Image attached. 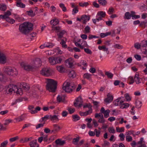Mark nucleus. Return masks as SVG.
Returning a JSON list of instances; mask_svg holds the SVG:
<instances>
[{"label": "nucleus", "instance_id": "1", "mask_svg": "<svg viewBox=\"0 0 147 147\" xmlns=\"http://www.w3.org/2000/svg\"><path fill=\"white\" fill-rule=\"evenodd\" d=\"M41 61L39 59L32 61L30 63H22L20 64L21 67L24 70L28 71L35 70L41 66Z\"/></svg>", "mask_w": 147, "mask_h": 147}, {"label": "nucleus", "instance_id": "2", "mask_svg": "<svg viewBox=\"0 0 147 147\" xmlns=\"http://www.w3.org/2000/svg\"><path fill=\"white\" fill-rule=\"evenodd\" d=\"M33 25L31 23L26 22L21 24L19 27V30L22 34L26 35L33 30Z\"/></svg>", "mask_w": 147, "mask_h": 147}, {"label": "nucleus", "instance_id": "3", "mask_svg": "<svg viewBox=\"0 0 147 147\" xmlns=\"http://www.w3.org/2000/svg\"><path fill=\"white\" fill-rule=\"evenodd\" d=\"M6 89L5 90V93L8 94H11L13 92L18 94L21 95L23 94V91L22 88H18L17 86L14 85H9L6 87Z\"/></svg>", "mask_w": 147, "mask_h": 147}, {"label": "nucleus", "instance_id": "4", "mask_svg": "<svg viewBox=\"0 0 147 147\" xmlns=\"http://www.w3.org/2000/svg\"><path fill=\"white\" fill-rule=\"evenodd\" d=\"M46 80L47 90L50 92H55L57 88V81L53 79L49 78H47Z\"/></svg>", "mask_w": 147, "mask_h": 147}, {"label": "nucleus", "instance_id": "5", "mask_svg": "<svg viewBox=\"0 0 147 147\" xmlns=\"http://www.w3.org/2000/svg\"><path fill=\"white\" fill-rule=\"evenodd\" d=\"M77 85L74 82L69 80L65 82L63 85V89L65 92L67 93L71 92L76 87Z\"/></svg>", "mask_w": 147, "mask_h": 147}, {"label": "nucleus", "instance_id": "6", "mask_svg": "<svg viewBox=\"0 0 147 147\" xmlns=\"http://www.w3.org/2000/svg\"><path fill=\"white\" fill-rule=\"evenodd\" d=\"M3 69L4 72L7 75L15 77L18 74L17 69L14 67L6 66Z\"/></svg>", "mask_w": 147, "mask_h": 147}, {"label": "nucleus", "instance_id": "7", "mask_svg": "<svg viewBox=\"0 0 147 147\" xmlns=\"http://www.w3.org/2000/svg\"><path fill=\"white\" fill-rule=\"evenodd\" d=\"M63 59L61 57H52L49 58V62L52 65H55L61 63Z\"/></svg>", "mask_w": 147, "mask_h": 147}, {"label": "nucleus", "instance_id": "8", "mask_svg": "<svg viewBox=\"0 0 147 147\" xmlns=\"http://www.w3.org/2000/svg\"><path fill=\"white\" fill-rule=\"evenodd\" d=\"M40 74L43 76H49L54 74V70L50 67H44L41 70Z\"/></svg>", "mask_w": 147, "mask_h": 147}, {"label": "nucleus", "instance_id": "9", "mask_svg": "<svg viewBox=\"0 0 147 147\" xmlns=\"http://www.w3.org/2000/svg\"><path fill=\"white\" fill-rule=\"evenodd\" d=\"M98 117L100 118L98 119V122L100 123H104L105 121V120L103 114L101 113H96L95 115V117L98 118Z\"/></svg>", "mask_w": 147, "mask_h": 147}, {"label": "nucleus", "instance_id": "10", "mask_svg": "<svg viewBox=\"0 0 147 147\" xmlns=\"http://www.w3.org/2000/svg\"><path fill=\"white\" fill-rule=\"evenodd\" d=\"M83 101L81 96L78 97L75 100L74 102V105L75 107H81L82 105Z\"/></svg>", "mask_w": 147, "mask_h": 147}, {"label": "nucleus", "instance_id": "11", "mask_svg": "<svg viewBox=\"0 0 147 147\" xmlns=\"http://www.w3.org/2000/svg\"><path fill=\"white\" fill-rule=\"evenodd\" d=\"M100 111V113H101L102 114H103L105 117L106 118L109 116V114L110 111L109 109H107L105 110L104 107H102L101 108Z\"/></svg>", "mask_w": 147, "mask_h": 147}, {"label": "nucleus", "instance_id": "12", "mask_svg": "<svg viewBox=\"0 0 147 147\" xmlns=\"http://www.w3.org/2000/svg\"><path fill=\"white\" fill-rule=\"evenodd\" d=\"M113 100V96L110 93H109L107 95V97L105 99L104 101L106 103L108 104L111 102Z\"/></svg>", "mask_w": 147, "mask_h": 147}, {"label": "nucleus", "instance_id": "13", "mask_svg": "<svg viewBox=\"0 0 147 147\" xmlns=\"http://www.w3.org/2000/svg\"><path fill=\"white\" fill-rule=\"evenodd\" d=\"M71 7L74 8L72 10L73 14H74L78 12V5H76L75 3H71Z\"/></svg>", "mask_w": 147, "mask_h": 147}, {"label": "nucleus", "instance_id": "14", "mask_svg": "<svg viewBox=\"0 0 147 147\" xmlns=\"http://www.w3.org/2000/svg\"><path fill=\"white\" fill-rule=\"evenodd\" d=\"M73 60L71 58H69L65 61L66 65L69 67H71L73 66Z\"/></svg>", "mask_w": 147, "mask_h": 147}, {"label": "nucleus", "instance_id": "15", "mask_svg": "<svg viewBox=\"0 0 147 147\" xmlns=\"http://www.w3.org/2000/svg\"><path fill=\"white\" fill-rule=\"evenodd\" d=\"M53 129L51 131V132L55 134L57 132L61 129L60 126L57 124H55L53 125Z\"/></svg>", "mask_w": 147, "mask_h": 147}, {"label": "nucleus", "instance_id": "16", "mask_svg": "<svg viewBox=\"0 0 147 147\" xmlns=\"http://www.w3.org/2000/svg\"><path fill=\"white\" fill-rule=\"evenodd\" d=\"M58 115H50V120L54 122H56L58 121L59 120V119L58 117Z\"/></svg>", "mask_w": 147, "mask_h": 147}, {"label": "nucleus", "instance_id": "17", "mask_svg": "<svg viewBox=\"0 0 147 147\" xmlns=\"http://www.w3.org/2000/svg\"><path fill=\"white\" fill-rule=\"evenodd\" d=\"M90 19V16L88 15H83L81 17V19L83 21V24H86V22L89 21Z\"/></svg>", "mask_w": 147, "mask_h": 147}, {"label": "nucleus", "instance_id": "18", "mask_svg": "<svg viewBox=\"0 0 147 147\" xmlns=\"http://www.w3.org/2000/svg\"><path fill=\"white\" fill-rule=\"evenodd\" d=\"M6 62V56L4 55H0V64H4Z\"/></svg>", "mask_w": 147, "mask_h": 147}, {"label": "nucleus", "instance_id": "19", "mask_svg": "<svg viewBox=\"0 0 147 147\" xmlns=\"http://www.w3.org/2000/svg\"><path fill=\"white\" fill-rule=\"evenodd\" d=\"M106 14L105 12L103 11H99L98 12L97 14L96 17L100 18L102 20L103 18L105 17L106 16Z\"/></svg>", "mask_w": 147, "mask_h": 147}, {"label": "nucleus", "instance_id": "20", "mask_svg": "<svg viewBox=\"0 0 147 147\" xmlns=\"http://www.w3.org/2000/svg\"><path fill=\"white\" fill-rule=\"evenodd\" d=\"M57 70L61 73H64L65 71V68L63 66L61 65L56 67Z\"/></svg>", "mask_w": 147, "mask_h": 147}, {"label": "nucleus", "instance_id": "21", "mask_svg": "<svg viewBox=\"0 0 147 147\" xmlns=\"http://www.w3.org/2000/svg\"><path fill=\"white\" fill-rule=\"evenodd\" d=\"M22 88L25 91H26L30 89V86L27 84L23 83L22 84Z\"/></svg>", "mask_w": 147, "mask_h": 147}, {"label": "nucleus", "instance_id": "22", "mask_svg": "<svg viewBox=\"0 0 147 147\" xmlns=\"http://www.w3.org/2000/svg\"><path fill=\"white\" fill-rule=\"evenodd\" d=\"M68 75L69 77L73 78L76 77V74L74 71L71 70L69 71Z\"/></svg>", "mask_w": 147, "mask_h": 147}, {"label": "nucleus", "instance_id": "23", "mask_svg": "<svg viewBox=\"0 0 147 147\" xmlns=\"http://www.w3.org/2000/svg\"><path fill=\"white\" fill-rule=\"evenodd\" d=\"M59 20L56 18H55L53 20H51L50 21L51 24L53 26H55L59 23Z\"/></svg>", "mask_w": 147, "mask_h": 147}, {"label": "nucleus", "instance_id": "24", "mask_svg": "<svg viewBox=\"0 0 147 147\" xmlns=\"http://www.w3.org/2000/svg\"><path fill=\"white\" fill-rule=\"evenodd\" d=\"M98 49L99 50H102L104 51H106L107 54L109 53V51H108V49L106 47L105 45L99 46L98 47Z\"/></svg>", "mask_w": 147, "mask_h": 147}, {"label": "nucleus", "instance_id": "25", "mask_svg": "<svg viewBox=\"0 0 147 147\" xmlns=\"http://www.w3.org/2000/svg\"><path fill=\"white\" fill-rule=\"evenodd\" d=\"M29 145L30 147H39V145L37 144L36 140L31 141Z\"/></svg>", "mask_w": 147, "mask_h": 147}, {"label": "nucleus", "instance_id": "26", "mask_svg": "<svg viewBox=\"0 0 147 147\" xmlns=\"http://www.w3.org/2000/svg\"><path fill=\"white\" fill-rule=\"evenodd\" d=\"M61 42H60V44L61 45L62 47L65 49L67 48V46L66 44V39L64 38V39H61Z\"/></svg>", "mask_w": 147, "mask_h": 147}, {"label": "nucleus", "instance_id": "27", "mask_svg": "<svg viewBox=\"0 0 147 147\" xmlns=\"http://www.w3.org/2000/svg\"><path fill=\"white\" fill-rule=\"evenodd\" d=\"M56 144L57 145L60 146L63 145L65 143V140H61L60 139H58L55 141Z\"/></svg>", "mask_w": 147, "mask_h": 147}, {"label": "nucleus", "instance_id": "28", "mask_svg": "<svg viewBox=\"0 0 147 147\" xmlns=\"http://www.w3.org/2000/svg\"><path fill=\"white\" fill-rule=\"evenodd\" d=\"M66 33V31L64 30H62L60 31L57 34L58 38H61L63 37V35Z\"/></svg>", "mask_w": 147, "mask_h": 147}, {"label": "nucleus", "instance_id": "29", "mask_svg": "<svg viewBox=\"0 0 147 147\" xmlns=\"http://www.w3.org/2000/svg\"><path fill=\"white\" fill-rule=\"evenodd\" d=\"M16 5L18 7L21 8H25V5L21 2H16Z\"/></svg>", "mask_w": 147, "mask_h": 147}, {"label": "nucleus", "instance_id": "30", "mask_svg": "<svg viewBox=\"0 0 147 147\" xmlns=\"http://www.w3.org/2000/svg\"><path fill=\"white\" fill-rule=\"evenodd\" d=\"M40 109L41 108L40 107L37 106L36 108H35V110H32L30 111V113L32 114H35L38 111H40Z\"/></svg>", "mask_w": 147, "mask_h": 147}, {"label": "nucleus", "instance_id": "31", "mask_svg": "<svg viewBox=\"0 0 147 147\" xmlns=\"http://www.w3.org/2000/svg\"><path fill=\"white\" fill-rule=\"evenodd\" d=\"M80 139V137L78 136L76 138H74L73 139L72 143L74 145H77L78 144V142Z\"/></svg>", "mask_w": 147, "mask_h": 147}, {"label": "nucleus", "instance_id": "32", "mask_svg": "<svg viewBox=\"0 0 147 147\" xmlns=\"http://www.w3.org/2000/svg\"><path fill=\"white\" fill-rule=\"evenodd\" d=\"M91 76L92 75L91 74L88 73H86L84 74L83 78L88 80H90L91 79Z\"/></svg>", "mask_w": 147, "mask_h": 147}, {"label": "nucleus", "instance_id": "33", "mask_svg": "<svg viewBox=\"0 0 147 147\" xmlns=\"http://www.w3.org/2000/svg\"><path fill=\"white\" fill-rule=\"evenodd\" d=\"M24 118L23 115H21L17 118H15V120L16 122H19L24 119Z\"/></svg>", "mask_w": 147, "mask_h": 147}, {"label": "nucleus", "instance_id": "34", "mask_svg": "<svg viewBox=\"0 0 147 147\" xmlns=\"http://www.w3.org/2000/svg\"><path fill=\"white\" fill-rule=\"evenodd\" d=\"M147 24V20H146L144 21L141 22L140 24V26L144 28L146 26Z\"/></svg>", "mask_w": 147, "mask_h": 147}, {"label": "nucleus", "instance_id": "35", "mask_svg": "<svg viewBox=\"0 0 147 147\" xmlns=\"http://www.w3.org/2000/svg\"><path fill=\"white\" fill-rule=\"evenodd\" d=\"M131 15L130 13L129 12H126L125 14L124 18L127 20L130 19Z\"/></svg>", "mask_w": 147, "mask_h": 147}, {"label": "nucleus", "instance_id": "36", "mask_svg": "<svg viewBox=\"0 0 147 147\" xmlns=\"http://www.w3.org/2000/svg\"><path fill=\"white\" fill-rule=\"evenodd\" d=\"M136 107L138 108H140L142 106V102L139 100H137L136 102Z\"/></svg>", "mask_w": 147, "mask_h": 147}, {"label": "nucleus", "instance_id": "37", "mask_svg": "<svg viewBox=\"0 0 147 147\" xmlns=\"http://www.w3.org/2000/svg\"><path fill=\"white\" fill-rule=\"evenodd\" d=\"M110 143L106 140L104 141V143L102 144V147H109L110 146Z\"/></svg>", "mask_w": 147, "mask_h": 147}, {"label": "nucleus", "instance_id": "38", "mask_svg": "<svg viewBox=\"0 0 147 147\" xmlns=\"http://www.w3.org/2000/svg\"><path fill=\"white\" fill-rule=\"evenodd\" d=\"M7 9L6 5L3 4H0V10L3 11H5Z\"/></svg>", "mask_w": 147, "mask_h": 147}, {"label": "nucleus", "instance_id": "39", "mask_svg": "<svg viewBox=\"0 0 147 147\" xmlns=\"http://www.w3.org/2000/svg\"><path fill=\"white\" fill-rule=\"evenodd\" d=\"M26 12L27 13V14L28 15L31 17L34 16L35 15V13L33 12V11L32 10H30L29 11H27Z\"/></svg>", "mask_w": 147, "mask_h": 147}, {"label": "nucleus", "instance_id": "40", "mask_svg": "<svg viewBox=\"0 0 147 147\" xmlns=\"http://www.w3.org/2000/svg\"><path fill=\"white\" fill-rule=\"evenodd\" d=\"M105 75L107 76L108 78H109L111 79L113 78V74L112 73L108 71L105 72Z\"/></svg>", "mask_w": 147, "mask_h": 147}, {"label": "nucleus", "instance_id": "41", "mask_svg": "<svg viewBox=\"0 0 147 147\" xmlns=\"http://www.w3.org/2000/svg\"><path fill=\"white\" fill-rule=\"evenodd\" d=\"M67 110L69 112V113L70 114L73 113L75 111V109L74 108H72L70 107L67 108Z\"/></svg>", "mask_w": 147, "mask_h": 147}, {"label": "nucleus", "instance_id": "42", "mask_svg": "<svg viewBox=\"0 0 147 147\" xmlns=\"http://www.w3.org/2000/svg\"><path fill=\"white\" fill-rule=\"evenodd\" d=\"M134 79L135 81L137 84H139V83H140V82H139V77L138 75H135L134 77Z\"/></svg>", "mask_w": 147, "mask_h": 147}, {"label": "nucleus", "instance_id": "43", "mask_svg": "<svg viewBox=\"0 0 147 147\" xmlns=\"http://www.w3.org/2000/svg\"><path fill=\"white\" fill-rule=\"evenodd\" d=\"M116 130L117 132H122L124 131V127H121L120 128L118 127H116Z\"/></svg>", "mask_w": 147, "mask_h": 147}, {"label": "nucleus", "instance_id": "44", "mask_svg": "<svg viewBox=\"0 0 147 147\" xmlns=\"http://www.w3.org/2000/svg\"><path fill=\"white\" fill-rule=\"evenodd\" d=\"M12 121L10 119L6 120L5 121V122L3 124V126H4L6 128V126L7 125H8L9 123L11 122Z\"/></svg>", "mask_w": 147, "mask_h": 147}, {"label": "nucleus", "instance_id": "45", "mask_svg": "<svg viewBox=\"0 0 147 147\" xmlns=\"http://www.w3.org/2000/svg\"><path fill=\"white\" fill-rule=\"evenodd\" d=\"M64 97L63 96L59 95L57 97V100L58 102H60L63 101Z\"/></svg>", "mask_w": 147, "mask_h": 147}, {"label": "nucleus", "instance_id": "46", "mask_svg": "<svg viewBox=\"0 0 147 147\" xmlns=\"http://www.w3.org/2000/svg\"><path fill=\"white\" fill-rule=\"evenodd\" d=\"M141 45L142 47H146L147 46V40H143Z\"/></svg>", "mask_w": 147, "mask_h": 147}, {"label": "nucleus", "instance_id": "47", "mask_svg": "<svg viewBox=\"0 0 147 147\" xmlns=\"http://www.w3.org/2000/svg\"><path fill=\"white\" fill-rule=\"evenodd\" d=\"M125 97L127 101H130L131 99V97L130 96L129 94L127 93L125 94Z\"/></svg>", "mask_w": 147, "mask_h": 147}, {"label": "nucleus", "instance_id": "48", "mask_svg": "<svg viewBox=\"0 0 147 147\" xmlns=\"http://www.w3.org/2000/svg\"><path fill=\"white\" fill-rule=\"evenodd\" d=\"M85 32L86 33H89L90 32V27L87 26L85 28Z\"/></svg>", "mask_w": 147, "mask_h": 147}, {"label": "nucleus", "instance_id": "49", "mask_svg": "<svg viewBox=\"0 0 147 147\" xmlns=\"http://www.w3.org/2000/svg\"><path fill=\"white\" fill-rule=\"evenodd\" d=\"M59 6L61 7L63 11L65 12L66 11L67 9L66 7H65V5L63 3H61L59 5Z\"/></svg>", "mask_w": 147, "mask_h": 147}, {"label": "nucleus", "instance_id": "50", "mask_svg": "<svg viewBox=\"0 0 147 147\" xmlns=\"http://www.w3.org/2000/svg\"><path fill=\"white\" fill-rule=\"evenodd\" d=\"M99 3L102 5H105L107 3V1L106 0H98Z\"/></svg>", "mask_w": 147, "mask_h": 147}, {"label": "nucleus", "instance_id": "51", "mask_svg": "<svg viewBox=\"0 0 147 147\" xmlns=\"http://www.w3.org/2000/svg\"><path fill=\"white\" fill-rule=\"evenodd\" d=\"M8 143V141L5 140L1 143L0 144V147H6Z\"/></svg>", "mask_w": 147, "mask_h": 147}, {"label": "nucleus", "instance_id": "52", "mask_svg": "<svg viewBox=\"0 0 147 147\" xmlns=\"http://www.w3.org/2000/svg\"><path fill=\"white\" fill-rule=\"evenodd\" d=\"M54 50L55 52L57 53L61 54L62 53V52L58 47H57L56 49H55Z\"/></svg>", "mask_w": 147, "mask_h": 147}, {"label": "nucleus", "instance_id": "53", "mask_svg": "<svg viewBox=\"0 0 147 147\" xmlns=\"http://www.w3.org/2000/svg\"><path fill=\"white\" fill-rule=\"evenodd\" d=\"M11 14V12L9 11H7L6 12H4V15L5 17V19L9 18L8 17Z\"/></svg>", "mask_w": 147, "mask_h": 147}, {"label": "nucleus", "instance_id": "54", "mask_svg": "<svg viewBox=\"0 0 147 147\" xmlns=\"http://www.w3.org/2000/svg\"><path fill=\"white\" fill-rule=\"evenodd\" d=\"M126 140L128 142H130L132 141V137L129 135H126Z\"/></svg>", "mask_w": 147, "mask_h": 147}, {"label": "nucleus", "instance_id": "55", "mask_svg": "<svg viewBox=\"0 0 147 147\" xmlns=\"http://www.w3.org/2000/svg\"><path fill=\"white\" fill-rule=\"evenodd\" d=\"M113 47L118 49H122L123 48V47L119 44H115L113 46Z\"/></svg>", "mask_w": 147, "mask_h": 147}, {"label": "nucleus", "instance_id": "56", "mask_svg": "<svg viewBox=\"0 0 147 147\" xmlns=\"http://www.w3.org/2000/svg\"><path fill=\"white\" fill-rule=\"evenodd\" d=\"M88 4L89 3L88 2H84V3H79V5L80 6L83 7L84 6L86 7L88 5Z\"/></svg>", "mask_w": 147, "mask_h": 147}, {"label": "nucleus", "instance_id": "57", "mask_svg": "<svg viewBox=\"0 0 147 147\" xmlns=\"http://www.w3.org/2000/svg\"><path fill=\"white\" fill-rule=\"evenodd\" d=\"M19 139V137L18 136H16L12 138L9 139V141L10 142H12L15 141Z\"/></svg>", "mask_w": 147, "mask_h": 147}, {"label": "nucleus", "instance_id": "58", "mask_svg": "<svg viewBox=\"0 0 147 147\" xmlns=\"http://www.w3.org/2000/svg\"><path fill=\"white\" fill-rule=\"evenodd\" d=\"M46 44V47L50 48H52L54 45V44L52 43H45Z\"/></svg>", "mask_w": 147, "mask_h": 147}, {"label": "nucleus", "instance_id": "59", "mask_svg": "<svg viewBox=\"0 0 147 147\" xmlns=\"http://www.w3.org/2000/svg\"><path fill=\"white\" fill-rule=\"evenodd\" d=\"M5 20L7 22L10 23L11 24H13L15 22V20L12 19H11L9 18H6Z\"/></svg>", "mask_w": 147, "mask_h": 147}, {"label": "nucleus", "instance_id": "60", "mask_svg": "<svg viewBox=\"0 0 147 147\" xmlns=\"http://www.w3.org/2000/svg\"><path fill=\"white\" fill-rule=\"evenodd\" d=\"M108 130L110 133L114 134L115 133V130L113 127H109Z\"/></svg>", "mask_w": 147, "mask_h": 147}, {"label": "nucleus", "instance_id": "61", "mask_svg": "<svg viewBox=\"0 0 147 147\" xmlns=\"http://www.w3.org/2000/svg\"><path fill=\"white\" fill-rule=\"evenodd\" d=\"M97 18L94 19H92V21L94 24H96V22H98L100 20H102L100 18L97 17Z\"/></svg>", "mask_w": 147, "mask_h": 147}, {"label": "nucleus", "instance_id": "62", "mask_svg": "<svg viewBox=\"0 0 147 147\" xmlns=\"http://www.w3.org/2000/svg\"><path fill=\"white\" fill-rule=\"evenodd\" d=\"M94 132L95 133V134L97 137H98L99 136L100 134V130L98 131L97 129H95L94 130Z\"/></svg>", "mask_w": 147, "mask_h": 147}, {"label": "nucleus", "instance_id": "63", "mask_svg": "<svg viewBox=\"0 0 147 147\" xmlns=\"http://www.w3.org/2000/svg\"><path fill=\"white\" fill-rule=\"evenodd\" d=\"M114 11V9L113 8V7H111L109 9L108 11V12L109 14H111L113 13Z\"/></svg>", "mask_w": 147, "mask_h": 147}, {"label": "nucleus", "instance_id": "64", "mask_svg": "<svg viewBox=\"0 0 147 147\" xmlns=\"http://www.w3.org/2000/svg\"><path fill=\"white\" fill-rule=\"evenodd\" d=\"M52 28L53 29H54L56 30L58 32H59L61 30L60 27L59 26L58 27H54L52 26Z\"/></svg>", "mask_w": 147, "mask_h": 147}]
</instances>
